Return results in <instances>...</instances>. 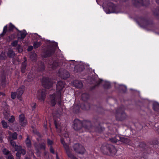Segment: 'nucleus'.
<instances>
[{
	"instance_id": "1",
	"label": "nucleus",
	"mask_w": 159,
	"mask_h": 159,
	"mask_svg": "<svg viewBox=\"0 0 159 159\" xmlns=\"http://www.w3.org/2000/svg\"><path fill=\"white\" fill-rule=\"evenodd\" d=\"M64 83L62 81H58L57 84V91L56 93H54L50 97L51 103L52 106H54L56 104L57 100L58 104H61L62 95L61 91L62 90L64 87Z\"/></svg>"
},
{
	"instance_id": "2",
	"label": "nucleus",
	"mask_w": 159,
	"mask_h": 159,
	"mask_svg": "<svg viewBox=\"0 0 159 159\" xmlns=\"http://www.w3.org/2000/svg\"><path fill=\"white\" fill-rule=\"evenodd\" d=\"M62 136L64 138L61 139V142L63 145L65 149L66 154L68 157L70 159H78L75 156L71 153L70 149L69 147L65 143L66 141L70 140V138L68 137V134L66 131L61 132Z\"/></svg>"
},
{
	"instance_id": "3",
	"label": "nucleus",
	"mask_w": 159,
	"mask_h": 159,
	"mask_svg": "<svg viewBox=\"0 0 159 159\" xmlns=\"http://www.w3.org/2000/svg\"><path fill=\"white\" fill-rule=\"evenodd\" d=\"M91 123L90 121L84 120L82 122L80 120L76 119L74 122L73 128L76 130H80L82 128L89 129L91 127Z\"/></svg>"
},
{
	"instance_id": "4",
	"label": "nucleus",
	"mask_w": 159,
	"mask_h": 159,
	"mask_svg": "<svg viewBox=\"0 0 159 159\" xmlns=\"http://www.w3.org/2000/svg\"><path fill=\"white\" fill-rule=\"evenodd\" d=\"M101 152L104 154H107L110 153L114 155L116 152V150L114 146L109 144L102 145L101 148Z\"/></svg>"
},
{
	"instance_id": "5",
	"label": "nucleus",
	"mask_w": 159,
	"mask_h": 159,
	"mask_svg": "<svg viewBox=\"0 0 159 159\" xmlns=\"http://www.w3.org/2000/svg\"><path fill=\"white\" fill-rule=\"evenodd\" d=\"M117 7L111 2L107 4V7H104V10L107 14L112 13H117L119 11L117 10Z\"/></svg>"
},
{
	"instance_id": "6",
	"label": "nucleus",
	"mask_w": 159,
	"mask_h": 159,
	"mask_svg": "<svg viewBox=\"0 0 159 159\" xmlns=\"http://www.w3.org/2000/svg\"><path fill=\"white\" fill-rule=\"evenodd\" d=\"M42 84L43 87L46 89H49L52 86L51 80L46 77H43L42 80Z\"/></svg>"
},
{
	"instance_id": "7",
	"label": "nucleus",
	"mask_w": 159,
	"mask_h": 159,
	"mask_svg": "<svg viewBox=\"0 0 159 159\" xmlns=\"http://www.w3.org/2000/svg\"><path fill=\"white\" fill-rule=\"evenodd\" d=\"M74 151L76 152L79 154H84L85 150L83 146L79 143H75L73 146Z\"/></svg>"
},
{
	"instance_id": "8",
	"label": "nucleus",
	"mask_w": 159,
	"mask_h": 159,
	"mask_svg": "<svg viewBox=\"0 0 159 159\" xmlns=\"http://www.w3.org/2000/svg\"><path fill=\"white\" fill-rule=\"evenodd\" d=\"M138 23L139 24L144 27H150L152 25V22L149 20H146L143 18H140L138 20Z\"/></svg>"
},
{
	"instance_id": "9",
	"label": "nucleus",
	"mask_w": 159,
	"mask_h": 159,
	"mask_svg": "<svg viewBox=\"0 0 159 159\" xmlns=\"http://www.w3.org/2000/svg\"><path fill=\"white\" fill-rule=\"evenodd\" d=\"M58 75L60 77L64 79H66L70 76L69 72L67 70L62 68H60L59 70Z\"/></svg>"
},
{
	"instance_id": "10",
	"label": "nucleus",
	"mask_w": 159,
	"mask_h": 159,
	"mask_svg": "<svg viewBox=\"0 0 159 159\" xmlns=\"http://www.w3.org/2000/svg\"><path fill=\"white\" fill-rule=\"evenodd\" d=\"M149 0H132L133 3L136 6H146L149 3Z\"/></svg>"
},
{
	"instance_id": "11",
	"label": "nucleus",
	"mask_w": 159,
	"mask_h": 159,
	"mask_svg": "<svg viewBox=\"0 0 159 159\" xmlns=\"http://www.w3.org/2000/svg\"><path fill=\"white\" fill-rule=\"evenodd\" d=\"M45 90L44 89L39 90L37 92V97L39 101H43L46 96Z\"/></svg>"
},
{
	"instance_id": "12",
	"label": "nucleus",
	"mask_w": 159,
	"mask_h": 159,
	"mask_svg": "<svg viewBox=\"0 0 159 159\" xmlns=\"http://www.w3.org/2000/svg\"><path fill=\"white\" fill-rule=\"evenodd\" d=\"M116 118L119 120L122 121L126 117V115L121 108L119 109L117 111Z\"/></svg>"
},
{
	"instance_id": "13",
	"label": "nucleus",
	"mask_w": 159,
	"mask_h": 159,
	"mask_svg": "<svg viewBox=\"0 0 159 159\" xmlns=\"http://www.w3.org/2000/svg\"><path fill=\"white\" fill-rule=\"evenodd\" d=\"M24 89L25 86H22L17 89L16 92L17 98L19 99V100L21 101L22 100L21 96L23 93Z\"/></svg>"
},
{
	"instance_id": "14",
	"label": "nucleus",
	"mask_w": 159,
	"mask_h": 159,
	"mask_svg": "<svg viewBox=\"0 0 159 159\" xmlns=\"http://www.w3.org/2000/svg\"><path fill=\"white\" fill-rule=\"evenodd\" d=\"M55 50L52 48H48L44 52L43 56L45 57H50L53 54Z\"/></svg>"
},
{
	"instance_id": "15",
	"label": "nucleus",
	"mask_w": 159,
	"mask_h": 159,
	"mask_svg": "<svg viewBox=\"0 0 159 159\" xmlns=\"http://www.w3.org/2000/svg\"><path fill=\"white\" fill-rule=\"evenodd\" d=\"M16 29L18 32L17 34V36L18 39H24L27 35V33L26 31L25 30H24L22 31H20L17 28H16Z\"/></svg>"
},
{
	"instance_id": "16",
	"label": "nucleus",
	"mask_w": 159,
	"mask_h": 159,
	"mask_svg": "<svg viewBox=\"0 0 159 159\" xmlns=\"http://www.w3.org/2000/svg\"><path fill=\"white\" fill-rule=\"evenodd\" d=\"M25 116L23 114L19 116V122L22 126H25L27 123L26 121L25 120Z\"/></svg>"
},
{
	"instance_id": "17",
	"label": "nucleus",
	"mask_w": 159,
	"mask_h": 159,
	"mask_svg": "<svg viewBox=\"0 0 159 159\" xmlns=\"http://www.w3.org/2000/svg\"><path fill=\"white\" fill-rule=\"evenodd\" d=\"M73 85L76 87L79 88H82L83 85L82 82L78 80H75L74 82Z\"/></svg>"
},
{
	"instance_id": "18",
	"label": "nucleus",
	"mask_w": 159,
	"mask_h": 159,
	"mask_svg": "<svg viewBox=\"0 0 159 159\" xmlns=\"http://www.w3.org/2000/svg\"><path fill=\"white\" fill-rule=\"evenodd\" d=\"M1 82L2 86L4 87L7 84L6 76L4 74H2L1 78Z\"/></svg>"
},
{
	"instance_id": "19",
	"label": "nucleus",
	"mask_w": 159,
	"mask_h": 159,
	"mask_svg": "<svg viewBox=\"0 0 159 159\" xmlns=\"http://www.w3.org/2000/svg\"><path fill=\"white\" fill-rule=\"evenodd\" d=\"M7 56L9 58H14L16 55V54L14 51L12 49L8 50L7 52Z\"/></svg>"
},
{
	"instance_id": "20",
	"label": "nucleus",
	"mask_w": 159,
	"mask_h": 159,
	"mask_svg": "<svg viewBox=\"0 0 159 159\" xmlns=\"http://www.w3.org/2000/svg\"><path fill=\"white\" fill-rule=\"evenodd\" d=\"M120 138L119 141L124 143L129 144L130 140L129 139L124 137L120 136Z\"/></svg>"
},
{
	"instance_id": "21",
	"label": "nucleus",
	"mask_w": 159,
	"mask_h": 159,
	"mask_svg": "<svg viewBox=\"0 0 159 159\" xmlns=\"http://www.w3.org/2000/svg\"><path fill=\"white\" fill-rule=\"evenodd\" d=\"M58 65V63L57 61H53L52 63L49 64V67L51 68L52 69L54 70L56 69Z\"/></svg>"
},
{
	"instance_id": "22",
	"label": "nucleus",
	"mask_w": 159,
	"mask_h": 159,
	"mask_svg": "<svg viewBox=\"0 0 159 159\" xmlns=\"http://www.w3.org/2000/svg\"><path fill=\"white\" fill-rule=\"evenodd\" d=\"M25 143L27 148H30L32 146L31 142L28 135H27V138L25 140Z\"/></svg>"
},
{
	"instance_id": "23",
	"label": "nucleus",
	"mask_w": 159,
	"mask_h": 159,
	"mask_svg": "<svg viewBox=\"0 0 159 159\" xmlns=\"http://www.w3.org/2000/svg\"><path fill=\"white\" fill-rule=\"evenodd\" d=\"M24 58L25 59V60L22 63L21 67V71L23 73H24L25 72V70L26 67V57H24Z\"/></svg>"
},
{
	"instance_id": "24",
	"label": "nucleus",
	"mask_w": 159,
	"mask_h": 159,
	"mask_svg": "<svg viewBox=\"0 0 159 159\" xmlns=\"http://www.w3.org/2000/svg\"><path fill=\"white\" fill-rule=\"evenodd\" d=\"M80 107L82 109L88 110L90 109V106L89 104L87 102H85L84 104H81Z\"/></svg>"
},
{
	"instance_id": "25",
	"label": "nucleus",
	"mask_w": 159,
	"mask_h": 159,
	"mask_svg": "<svg viewBox=\"0 0 159 159\" xmlns=\"http://www.w3.org/2000/svg\"><path fill=\"white\" fill-rule=\"evenodd\" d=\"M7 32V25L5 26L3 28V31L2 33L0 34V38H2L6 33Z\"/></svg>"
},
{
	"instance_id": "26",
	"label": "nucleus",
	"mask_w": 159,
	"mask_h": 159,
	"mask_svg": "<svg viewBox=\"0 0 159 159\" xmlns=\"http://www.w3.org/2000/svg\"><path fill=\"white\" fill-rule=\"evenodd\" d=\"M7 58L6 53L5 51H2L0 54V60H5Z\"/></svg>"
},
{
	"instance_id": "27",
	"label": "nucleus",
	"mask_w": 159,
	"mask_h": 159,
	"mask_svg": "<svg viewBox=\"0 0 159 159\" xmlns=\"http://www.w3.org/2000/svg\"><path fill=\"white\" fill-rule=\"evenodd\" d=\"M120 139V136L116 135L115 137L110 139V140L111 142L116 143L118 141H119Z\"/></svg>"
},
{
	"instance_id": "28",
	"label": "nucleus",
	"mask_w": 159,
	"mask_h": 159,
	"mask_svg": "<svg viewBox=\"0 0 159 159\" xmlns=\"http://www.w3.org/2000/svg\"><path fill=\"white\" fill-rule=\"evenodd\" d=\"M82 100L84 101H86L89 97V95L86 93L83 94L81 96Z\"/></svg>"
},
{
	"instance_id": "29",
	"label": "nucleus",
	"mask_w": 159,
	"mask_h": 159,
	"mask_svg": "<svg viewBox=\"0 0 159 159\" xmlns=\"http://www.w3.org/2000/svg\"><path fill=\"white\" fill-rule=\"evenodd\" d=\"M33 75L31 73H29L27 77V81L28 82L31 81L34 79Z\"/></svg>"
},
{
	"instance_id": "30",
	"label": "nucleus",
	"mask_w": 159,
	"mask_h": 159,
	"mask_svg": "<svg viewBox=\"0 0 159 159\" xmlns=\"http://www.w3.org/2000/svg\"><path fill=\"white\" fill-rule=\"evenodd\" d=\"M30 59L32 61L35 60L37 58V55L36 53L31 52L30 54Z\"/></svg>"
},
{
	"instance_id": "31",
	"label": "nucleus",
	"mask_w": 159,
	"mask_h": 159,
	"mask_svg": "<svg viewBox=\"0 0 159 159\" xmlns=\"http://www.w3.org/2000/svg\"><path fill=\"white\" fill-rule=\"evenodd\" d=\"M16 28L14 25L11 23H10L9 25L8 29L7 30V32H11L13 31L14 28Z\"/></svg>"
},
{
	"instance_id": "32",
	"label": "nucleus",
	"mask_w": 159,
	"mask_h": 159,
	"mask_svg": "<svg viewBox=\"0 0 159 159\" xmlns=\"http://www.w3.org/2000/svg\"><path fill=\"white\" fill-rule=\"evenodd\" d=\"M153 108L155 111L159 112V104L158 103H154L153 105Z\"/></svg>"
},
{
	"instance_id": "33",
	"label": "nucleus",
	"mask_w": 159,
	"mask_h": 159,
	"mask_svg": "<svg viewBox=\"0 0 159 159\" xmlns=\"http://www.w3.org/2000/svg\"><path fill=\"white\" fill-rule=\"evenodd\" d=\"M45 66L43 63L41 62L40 65L38 66V70L40 71H43L45 69Z\"/></svg>"
},
{
	"instance_id": "34",
	"label": "nucleus",
	"mask_w": 159,
	"mask_h": 159,
	"mask_svg": "<svg viewBox=\"0 0 159 159\" xmlns=\"http://www.w3.org/2000/svg\"><path fill=\"white\" fill-rule=\"evenodd\" d=\"M40 45V42H35L34 43L33 47L34 48L36 49L39 47Z\"/></svg>"
},
{
	"instance_id": "35",
	"label": "nucleus",
	"mask_w": 159,
	"mask_h": 159,
	"mask_svg": "<svg viewBox=\"0 0 159 159\" xmlns=\"http://www.w3.org/2000/svg\"><path fill=\"white\" fill-rule=\"evenodd\" d=\"M1 124L3 128L7 129L8 128V126L7 123L4 120L2 121Z\"/></svg>"
},
{
	"instance_id": "36",
	"label": "nucleus",
	"mask_w": 159,
	"mask_h": 159,
	"mask_svg": "<svg viewBox=\"0 0 159 159\" xmlns=\"http://www.w3.org/2000/svg\"><path fill=\"white\" fill-rule=\"evenodd\" d=\"M73 110L74 111L76 112L77 113L79 111V107L78 105H73Z\"/></svg>"
},
{
	"instance_id": "37",
	"label": "nucleus",
	"mask_w": 159,
	"mask_h": 159,
	"mask_svg": "<svg viewBox=\"0 0 159 159\" xmlns=\"http://www.w3.org/2000/svg\"><path fill=\"white\" fill-rule=\"evenodd\" d=\"M2 152L3 154L5 155H9L10 154H11L10 151L6 148H4L2 151Z\"/></svg>"
},
{
	"instance_id": "38",
	"label": "nucleus",
	"mask_w": 159,
	"mask_h": 159,
	"mask_svg": "<svg viewBox=\"0 0 159 159\" xmlns=\"http://www.w3.org/2000/svg\"><path fill=\"white\" fill-rule=\"evenodd\" d=\"M17 134L16 132H14L10 135L11 137L13 139H16L17 137Z\"/></svg>"
},
{
	"instance_id": "39",
	"label": "nucleus",
	"mask_w": 159,
	"mask_h": 159,
	"mask_svg": "<svg viewBox=\"0 0 159 159\" xmlns=\"http://www.w3.org/2000/svg\"><path fill=\"white\" fill-rule=\"evenodd\" d=\"M15 120V117L14 116H11V117L8 119V121L9 122L12 123Z\"/></svg>"
},
{
	"instance_id": "40",
	"label": "nucleus",
	"mask_w": 159,
	"mask_h": 159,
	"mask_svg": "<svg viewBox=\"0 0 159 159\" xmlns=\"http://www.w3.org/2000/svg\"><path fill=\"white\" fill-rule=\"evenodd\" d=\"M14 148L15 151L19 152V151L21 149L22 147L21 146H18L16 145Z\"/></svg>"
},
{
	"instance_id": "41",
	"label": "nucleus",
	"mask_w": 159,
	"mask_h": 159,
	"mask_svg": "<svg viewBox=\"0 0 159 159\" xmlns=\"http://www.w3.org/2000/svg\"><path fill=\"white\" fill-rule=\"evenodd\" d=\"M16 49L18 50L19 52H21L23 51V49L19 44L17 45Z\"/></svg>"
},
{
	"instance_id": "42",
	"label": "nucleus",
	"mask_w": 159,
	"mask_h": 159,
	"mask_svg": "<svg viewBox=\"0 0 159 159\" xmlns=\"http://www.w3.org/2000/svg\"><path fill=\"white\" fill-rule=\"evenodd\" d=\"M16 37V35L14 34H11L8 36L9 40L8 41H10L11 40L14 39Z\"/></svg>"
},
{
	"instance_id": "43",
	"label": "nucleus",
	"mask_w": 159,
	"mask_h": 159,
	"mask_svg": "<svg viewBox=\"0 0 159 159\" xmlns=\"http://www.w3.org/2000/svg\"><path fill=\"white\" fill-rule=\"evenodd\" d=\"M4 115L5 118L6 119H7L10 116L9 112L6 111L4 112Z\"/></svg>"
},
{
	"instance_id": "44",
	"label": "nucleus",
	"mask_w": 159,
	"mask_h": 159,
	"mask_svg": "<svg viewBox=\"0 0 159 159\" xmlns=\"http://www.w3.org/2000/svg\"><path fill=\"white\" fill-rule=\"evenodd\" d=\"M18 42V40H15L11 43V44L12 46L16 47L17 45Z\"/></svg>"
},
{
	"instance_id": "45",
	"label": "nucleus",
	"mask_w": 159,
	"mask_h": 159,
	"mask_svg": "<svg viewBox=\"0 0 159 159\" xmlns=\"http://www.w3.org/2000/svg\"><path fill=\"white\" fill-rule=\"evenodd\" d=\"M10 143L11 145L13 148H14L15 147V146L16 145L15 142L13 140H10Z\"/></svg>"
},
{
	"instance_id": "46",
	"label": "nucleus",
	"mask_w": 159,
	"mask_h": 159,
	"mask_svg": "<svg viewBox=\"0 0 159 159\" xmlns=\"http://www.w3.org/2000/svg\"><path fill=\"white\" fill-rule=\"evenodd\" d=\"M20 152L21 154L24 155L26 154V151L24 149L21 148V149L19 151Z\"/></svg>"
},
{
	"instance_id": "47",
	"label": "nucleus",
	"mask_w": 159,
	"mask_h": 159,
	"mask_svg": "<svg viewBox=\"0 0 159 159\" xmlns=\"http://www.w3.org/2000/svg\"><path fill=\"white\" fill-rule=\"evenodd\" d=\"M153 12L155 15L159 16V8L155 10Z\"/></svg>"
},
{
	"instance_id": "48",
	"label": "nucleus",
	"mask_w": 159,
	"mask_h": 159,
	"mask_svg": "<svg viewBox=\"0 0 159 159\" xmlns=\"http://www.w3.org/2000/svg\"><path fill=\"white\" fill-rule=\"evenodd\" d=\"M47 144L48 145L52 146V145L53 143V141L49 139H48L47 140Z\"/></svg>"
},
{
	"instance_id": "49",
	"label": "nucleus",
	"mask_w": 159,
	"mask_h": 159,
	"mask_svg": "<svg viewBox=\"0 0 159 159\" xmlns=\"http://www.w3.org/2000/svg\"><path fill=\"white\" fill-rule=\"evenodd\" d=\"M31 107L32 108V110H34L35 109L36 107V104L35 102L32 103L31 104Z\"/></svg>"
},
{
	"instance_id": "50",
	"label": "nucleus",
	"mask_w": 159,
	"mask_h": 159,
	"mask_svg": "<svg viewBox=\"0 0 159 159\" xmlns=\"http://www.w3.org/2000/svg\"><path fill=\"white\" fill-rule=\"evenodd\" d=\"M16 92L14 93H12L11 94V98L14 99L15 98L16 96Z\"/></svg>"
},
{
	"instance_id": "51",
	"label": "nucleus",
	"mask_w": 159,
	"mask_h": 159,
	"mask_svg": "<svg viewBox=\"0 0 159 159\" xmlns=\"http://www.w3.org/2000/svg\"><path fill=\"white\" fill-rule=\"evenodd\" d=\"M40 148L45 150V144L44 143H42L40 144Z\"/></svg>"
},
{
	"instance_id": "52",
	"label": "nucleus",
	"mask_w": 159,
	"mask_h": 159,
	"mask_svg": "<svg viewBox=\"0 0 159 159\" xmlns=\"http://www.w3.org/2000/svg\"><path fill=\"white\" fill-rule=\"evenodd\" d=\"M50 152L52 153L53 154H55V152H54V149L52 147V146H50Z\"/></svg>"
},
{
	"instance_id": "53",
	"label": "nucleus",
	"mask_w": 159,
	"mask_h": 159,
	"mask_svg": "<svg viewBox=\"0 0 159 159\" xmlns=\"http://www.w3.org/2000/svg\"><path fill=\"white\" fill-rule=\"evenodd\" d=\"M20 153L19 152H17L16 154V157H17V159H20Z\"/></svg>"
},
{
	"instance_id": "54",
	"label": "nucleus",
	"mask_w": 159,
	"mask_h": 159,
	"mask_svg": "<svg viewBox=\"0 0 159 159\" xmlns=\"http://www.w3.org/2000/svg\"><path fill=\"white\" fill-rule=\"evenodd\" d=\"M102 82V80H98L97 82V84L96 85V86H97L99 85Z\"/></svg>"
},
{
	"instance_id": "55",
	"label": "nucleus",
	"mask_w": 159,
	"mask_h": 159,
	"mask_svg": "<svg viewBox=\"0 0 159 159\" xmlns=\"http://www.w3.org/2000/svg\"><path fill=\"white\" fill-rule=\"evenodd\" d=\"M7 159H14V158L13 155L10 154L8 156Z\"/></svg>"
},
{
	"instance_id": "56",
	"label": "nucleus",
	"mask_w": 159,
	"mask_h": 159,
	"mask_svg": "<svg viewBox=\"0 0 159 159\" xmlns=\"http://www.w3.org/2000/svg\"><path fill=\"white\" fill-rule=\"evenodd\" d=\"M33 48L34 47L32 46H30L28 47L27 50L29 51H31L33 49Z\"/></svg>"
},
{
	"instance_id": "57",
	"label": "nucleus",
	"mask_w": 159,
	"mask_h": 159,
	"mask_svg": "<svg viewBox=\"0 0 159 159\" xmlns=\"http://www.w3.org/2000/svg\"><path fill=\"white\" fill-rule=\"evenodd\" d=\"M155 141H154L152 144L154 145H157L158 143V142L157 140H154Z\"/></svg>"
},
{
	"instance_id": "58",
	"label": "nucleus",
	"mask_w": 159,
	"mask_h": 159,
	"mask_svg": "<svg viewBox=\"0 0 159 159\" xmlns=\"http://www.w3.org/2000/svg\"><path fill=\"white\" fill-rule=\"evenodd\" d=\"M2 137L1 134H0V142L2 143Z\"/></svg>"
},
{
	"instance_id": "59",
	"label": "nucleus",
	"mask_w": 159,
	"mask_h": 159,
	"mask_svg": "<svg viewBox=\"0 0 159 159\" xmlns=\"http://www.w3.org/2000/svg\"><path fill=\"white\" fill-rule=\"evenodd\" d=\"M54 124H55V127L57 129V124L56 122V120H55L54 121Z\"/></svg>"
},
{
	"instance_id": "60",
	"label": "nucleus",
	"mask_w": 159,
	"mask_h": 159,
	"mask_svg": "<svg viewBox=\"0 0 159 159\" xmlns=\"http://www.w3.org/2000/svg\"><path fill=\"white\" fill-rule=\"evenodd\" d=\"M0 95L4 96L5 95V94L3 93L0 92Z\"/></svg>"
},
{
	"instance_id": "61",
	"label": "nucleus",
	"mask_w": 159,
	"mask_h": 159,
	"mask_svg": "<svg viewBox=\"0 0 159 159\" xmlns=\"http://www.w3.org/2000/svg\"><path fill=\"white\" fill-rule=\"evenodd\" d=\"M56 159H59V158L58 157L57 153H56Z\"/></svg>"
},
{
	"instance_id": "62",
	"label": "nucleus",
	"mask_w": 159,
	"mask_h": 159,
	"mask_svg": "<svg viewBox=\"0 0 159 159\" xmlns=\"http://www.w3.org/2000/svg\"><path fill=\"white\" fill-rule=\"evenodd\" d=\"M19 138L20 139H21L22 138V136H21V135H19Z\"/></svg>"
},
{
	"instance_id": "63",
	"label": "nucleus",
	"mask_w": 159,
	"mask_h": 159,
	"mask_svg": "<svg viewBox=\"0 0 159 159\" xmlns=\"http://www.w3.org/2000/svg\"><path fill=\"white\" fill-rule=\"evenodd\" d=\"M75 68H80V66H76L75 67Z\"/></svg>"
},
{
	"instance_id": "64",
	"label": "nucleus",
	"mask_w": 159,
	"mask_h": 159,
	"mask_svg": "<svg viewBox=\"0 0 159 159\" xmlns=\"http://www.w3.org/2000/svg\"><path fill=\"white\" fill-rule=\"evenodd\" d=\"M156 2L157 3L159 4V0H156Z\"/></svg>"
}]
</instances>
